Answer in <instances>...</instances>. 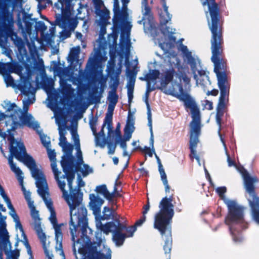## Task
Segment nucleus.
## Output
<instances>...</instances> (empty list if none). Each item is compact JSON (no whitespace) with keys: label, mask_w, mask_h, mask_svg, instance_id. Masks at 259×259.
<instances>
[{"label":"nucleus","mask_w":259,"mask_h":259,"mask_svg":"<svg viewBox=\"0 0 259 259\" xmlns=\"http://www.w3.org/2000/svg\"><path fill=\"white\" fill-rule=\"evenodd\" d=\"M83 194L80 189H74L70 194L65 195V199L69 206V230L73 242L72 250L75 259H104L106 255L98 250L102 240L92 242L88 234L92 230L88 225L87 210L81 205Z\"/></svg>","instance_id":"obj_1"},{"label":"nucleus","mask_w":259,"mask_h":259,"mask_svg":"<svg viewBox=\"0 0 259 259\" xmlns=\"http://www.w3.org/2000/svg\"><path fill=\"white\" fill-rule=\"evenodd\" d=\"M17 75L20 79L17 80V90L21 94L26 97L23 100V111L17 108V111L28 113L29 106L35 101L36 88L33 87V82L31 80V76L33 73V67L31 59L24 42L20 37H17Z\"/></svg>","instance_id":"obj_2"},{"label":"nucleus","mask_w":259,"mask_h":259,"mask_svg":"<svg viewBox=\"0 0 259 259\" xmlns=\"http://www.w3.org/2000/svg\"><path fill=\"white\" fill-rule=\"evenodd\" d=\"M179 92L172 94V95L184 103L186 109H190L191 113L192 121L190 126V140L189 149L190 154V158L193 161L195 158L199 160V156L197 155L196 148L199 142V137L201 134V116L199 108L195 100L190 94L185 91L181 83L177 84Z\"/></svg>","instance_id":"obj_3"},{"label":"nucleus","mask_w":259,"mask_h":259,"mask_svg":"<svg viewBox=\"0 0 259 259\" xmlns=\"http://www.w3.org/2000/svg\"><path fill=\"white\" fill-rule=\"evenodd\" d=\"M0 1L5 5L0 13V47L2 54L13 61V51L9 47L8 41L11 40L16 45V32L15 31L13 16L16 0Z\"/></svg>","instance_id":"obj_4"},{"label":"nucleus","mask_w":259,"mask_h":259,"mask_svg":"<svg viewBox=\"0 0 259 259\" xmlns=\"http://www.w3.org/2000/svg\"><path fill=\"white\" fill-rule=\"evenodd\" d=\"M6 112L0 113V121L5 120L7 128L6 138L9 142V154L8 163L11 170L16 174V166L14 163V158H16V141L15 138L16 129V105L10 101H5L3 104Z\"/></svg>","instance_id":"obj_5"},{"label":"nucleus","mask_w":259,"mask_h":259,"mask_svg":"<svg viewBox=\"0 0 259 259\" xmlns=\"http://www.w3.org/2000/svg\"><path fill=\"white\" fill-rule=\"evenodd\" d=\"M30 9V6L26 3L22 4L21 7L17 8V26L18 30L21 31L24 41V45H27L30 50L32 46H34V40L37 38V33L32 34V29L33 22L36 21V19L32 18V14L28 12ZM22 39L20 37L18 36ZM22 40V39H21ZM25 47V46H24ZM26 49V48L25 47Z\"/></svg>","instance_id":"obj_6"},{"label":"nucleus","mask_w":259,"mask_h":259,"mask_svg":"<svg viewBox=\"0 0 259 259\" xmlns=\"http://www.w3.org/2000/svg\"><path fill=\"white\" fill-rule=\"evenodd\" d=\"M172 200V193L168 198H163L159 203L160 210L155 217L154 227L159 231L162 236L167 231L170 233V224L174 215Z\"/></svg>","instance_id":"obj_7"},{"label":"nucleus","mask_w":259,"mask_h":259,"mask_svg":"<svg viewBox=\"0 0 259 259\" xmlns=\"http://www.w3.org/2000/svg\"><path fill=\"white\" fill-rule=\"evenodd\" d=\"M17 160L23 163L30 170L32 177L36 180L37 190L48 187L46 179L37 167L33 158L28 154L23 142L17 140Z\"/></svg>","instance_id":"obj_8"},{"label":"nucleus","mask_w":259,"mask_h":259,"mask_svg":"<svg viewBox=\"0 0 259 259\" xmlns=\"http://www.w3.org/2000/svg\"><path fill=\"white\" fill-rule=\"evenodd\" d=\"M238 169L243 179L245 190L251 197L248 202L252 217L255 222L259 223V197L257 196L254 185V183H258L259 180L256 176L251 177L242 166L239 167Z\"/></svg>","instance_id":"obj_9"},{"label":"nucleus","mask_w":259,"mask_h":259,"mask_svg":"<svg viewBox=\"0 0 259 259\" xmlns=\"http://www.w3.org/2000/svg\"><path fill=\"white\" fill-rule=\"evenodd\" d=\"M74 0H58L54 4V8L61 12L56 14L55 25L61 28H66L70 23L71 11L73 9L72 2Z\"/></svg>","instance_id":"obj_10"},{"label":"nucleus","mask_w":259,"mask_h":259,"mask_svg":"<svg viewBox=\"0 0 259 259\" xmlns=\"http://www.w3.org/2000/svg\"><path fill=\"white\" fill-rule=\"evenodd\" d=\"M228 213L226 217L225 223L230 226L232 223H242L244 220V207L237 205L233 200H229L227 203Z\"/></svg>","instance_id":"obj_11"},{"label":"nucleus","mask_w":259,"mask_h":259,"mask_svg":"<svg viewBox=\"0 0 259 259\" xmlns=\"http://www.w3.org/2000/svg\"><path fill=\"white\" fill-rule=\"evenodd\" d=\"M50 212L51 213L50 220L55 229V240L56 242V249L60 250L61 252L60 254L65 257L62 246L63 233L62 232V227H66L67 224H58L55 210H51Z\"/></svg>","instance_id":"obj_12"},{"label":"nucleus","mask_w":259,"mask_h":259,"mask_svg":"<svg viewBox=\"0 0 259 259\" xmlns=\"http://www.w3.org/2000/svg\"><path fill=\"white\" fill-rule=\"evenodd\" d=\"M0 71L3 75L4 81L7 87H12L16 90V84L14 79L10 74L11 73H16V63H1L0 62Z\"/></svg>","instance_id":"obj_13"},{"label":"nucleus","mask_w":259,"mask_h":259,"mask_svg":"<svg viewBox=\"0 0 259 259\" xmlns=\"http://www.w3.org/2000/svg\"><path fill=\"white\" fill-rule=\"evenodd\" d=\"M30 210V214L32 219L34 221V230L35 231L38 238L40 240L41 243L46 242V236L43 232L41 227L40 219L39 215V212L36 210L34 203L28 205Z\"/></svg>","instance_id":"obj_14"},{"label":"nucleus","mask_w":259,"mask_h":259,"mask_svg":"<svg viewBox=\"0 0 259 259\" xmlns=\"http://www.w3.org/2000/svg\"><path fill=\"white\" fill-rule=\"evenodd\" d=\"M92 3L95 8V12L96 15L100 17L99 24L101 26V32L104 33L106 31V26L108 23V20L110 18L109 11L105 7L103 2V5L100 6L98 10L97 9V7L94 3L93 2Z\"/></svg>","instance_id":"obj_15"},{"label":"nucleus","mask_w":259,"mask_h":259,"mask_svg":"<svg viewBox=\"0 0 259 259\" xmlns=\"http://www.w3.org/2000/svg\"><path fill=\"white\" fill-rule=\"evenodd\" d=\"M42 72H45L44 68L40 70V74L36 76V84L39 85L47 92L52 91L54 89V82L52 78L47 76L42 77Z\"/></svg>","instance_id":"obj_16"},{"label":"nucleus","mask_w":259,"mask_h":259,"mask_svg":"<svg viewBox=\"0 0 259 259\" xmlns=\"http://www.w3.org/2000/svg\"><path fill=\"white\" fill-rule=\"evenodd\" d=\"M61 147L64 154L62 157L61 162L75 164V158L72 155L73 145L69 143Z\"/></svg>","instance_id":"obj_17"},{"label":"nucleus","mask_w":259,"mask_h":259,"mask_svg":"<svg viewBox=\"0 0 259 259\" xmlns=\"http://www.w3.org/2000/svg\"><path fill=\"white\" fill-rule=\"evenodd\" d=\"M91 199L90 205L95 215L100 214L101 213V207L104 202V200L99 196H95L94 194L90 195Z\"/></svg>","instance_id":"obj_18"},{"label":"nucleus","mask_w":259,"mask_h":259,"mask_svg":"<svg viewBox=\"0 0 259 259\" xmlns=\"http://www.w3.org/2000/svg\"><path fill=\"white\" fill-rule=\"evenodd\" d=\"M202 5L208 7L209 15H221L219 5L215 0H200Z\"/></svg>","instance_id":"obj_19"},{"label":"nucleus","mask_w":259,"mask_h":259,"mask_svg":"<svg viewBox=\"0 0 259 259\" xmlns=\"http://www.w3.org/2000/svg\"><path fill=\"white\" fill-rule=\"evenodd\" d=\"M32 118V116L31 114L22 113L19 117V121H17V126L26 125L29 127L37 128L39 125L37 123L35 126H33V123L31 121Z\"/></svg>","instance_id":"obj_20"},{"label":"nucleus","mask_w":259,"mask_h":259,"mask_svg":"<svg viewBox=\"0 0 259 259\" xmlns=\"http://www.w3.org/2000/svg\"><path fill=\"white\" fill-rule=\"evenodd\" d=\"M37 192L42 198L49 211L55 210L53 201L50 198H49V193L48 191V187L37 190Z\"/></svg>","instance_id":"obj_21"},{"label":"nucleus","mask_w":259,"mask_h":259,"mask_svg":"<svg viewBox=\"0 0 259 259\" xmlns=\"http://www.w3.org/2000/svg\"><path fill=\"white\" fill-rule=\"evenodd\" d=\"M114 104H109L108 106V111L106 113V116L104 120V125H107V128L109 130V133L112 131V118L113 114V111L115 108Z\"/></svg>","instance_id":"obj_22"},{"label":"nucleus","mask_w":259,"mask_h":259,"mask_svg":"<svg viewBox=\"0 0 259 259\" xmlns=\"http://www.w3.org/2000/svg\"><path fill=\"white\" fill-rule=\"evenodd\" d=\"M61 165L63 171L65 173L62 177L63 179L66 178L67 179V177L69 175H72L74 172L78 170V166H76L75 164L61 162Z\"/></svg>","instance_id":"obj_23"},{"label":"nucleus","mask_w":259,"mask_h":259,"mask_svg":"<svg viewBox=\"0 0 259 259\" xmlns=\"http://www.w3.org/2000/svg\"><path fill=\"white\" fill-rule=\"evenodd\" d=\"M176 73V71L172 67L166 70L164 72L161 83L163 84L164 85H166L169 84L173 80L174 75Z\"/></svg>","instance_id":"obj_24"},{"label":"nucleus","mask_w":259,"mask_h":259,"mask_svg":"<svg viewBox=\"0 0 259 259\" xmlns=\"http://www.w3.org/2000/svg\"><path fill=\"white\" fill-rule=\"evenodd\" d=\"M0 194L3 198L4 201L6 202L8 207L11 210V212H10V214L12 215L14 222L16 223V214H14L15 213V210L14 207H13V205H12L11 201L10 199L8 198L6 194H5L4 189L2 187V186L0 185ZM16 226V224L15 225Z\"/></svg>","instance_id":"obj_25"},{"label":"nucleus","mask_w":259,"mask_h":259,"mask_svg":"<svg viewBox=\"0 0 259 259\" xmlns=\"http://www.w3.org/2000/svg\"><path fill=\"white\" fill-rule=\"evenodd\" d=\"M162 3V7L164 10V13L165 15L162 13L160 14L161 18V23L163 25H166V24L170 20L171 15L168 12V7L166 6V0H160Z\"/></svg>","instance_id":"obj_26"},{"label":"nucleus","mask_w":259,"mask_h":259,"mask_svg":"<svg viewBox=\"0 0 259 259\" xmlns=\"http://www.w3.org/2000/svg\"><path fill=\"white\" fill-rule=\"evenodd\" d=\"M96 191L98 194L103 195L105 198L109 200H111L114 197L113 193H110L107 190L106 185L105 184L98 186L96 188Z\"/></svg>","instance_id":"obj_27"},{"label":"nucleus","mask_w":259,"mask_h":259,"mask_svg":"<svg viewBox=\"0 0 259 259\" xmlns=\"http://www.w3.org/2000/svg\"><path fill=\"white\" fill-rule=\"evenodd\" d=\"M17 228H18L22 233V236L23 238V240L22 241L24 245L26 247L28 250V252L31 254V247L29 243L28 240L27 239V236L24 232V230L23 228V226L21 224V223L20 221L19 217L17 215Z\"/></svg>","instance_id":"obj_28"},{"label":"nucleus","mask_w":259,"mask_h":259,"mask_svg":"<svg viewBox=\"0 0 259 259\" xmlns=\"http://www.w3.org/2000/svg\"><path fill=\"white\" fill-rule=\"evenodd\" d=\"M181 51L185 54L189 64L193 68L196 66V62L194 58L192 56L191 52L188 51L187 47L186 46L182 45L181 46Z\"/></svg>","instance_id":"obj_29"},{"label":"nucleus","mask_w":259,"mask_h":259,"mask_svg":"<svg viewBox=\"0 0 259 259\" xmlns=\"http://www.w3.org/2000/svg\"><path fill=\"white\" fill-rule=\"evenodd\" d=\"M160 71L157 69H150L149 73L146 74L144 77H140L141 80H155L159 78Z\"/></svg>","instance_id":"obj_30"},{"label":"nucleus","mask_w":259,"mask_h":259,"mask_svg":"<svg viewBox=\"0 0 259 259\" xmlns=\"http://www.w3.org/2000/svg\"><path fill=\"white\" fill-rule=\"evenodd\" d=\"M79 51V47H73L71 48L68 57V62H70L71 63H72L74 61L77 60L78 58Z\"/></svg>","instance_id":"obj_31"},{"label":"nucleus","mask_w":259,"mask_h":259,"mask_svg":"<svg viewBox=\"0 0 259 259\" xmlns=\"http://www.w3.org/2000/svg\"><path fill=\"white\" fill-rule=\"evenodd\" d=\"M114 226L113 227V233H122L125 229L126 226L120 223L118 218L114 219Z\"/></svg>","instance_id":"obj_32"},{"label":"nucleus","mask_w":259,"mask_h":259,"mask_svg":"<svg viewBox=\"0 0 259 259\" xmlns=\"http://www.w3.org/2000/svg\"><path fill=\"white\" fill-rule=\"evenodd\" d=\"M155 156L156 157L157 162L158 164V170L161 176V179L163 182V184H166L168 182L167 180L166 175L164 169L163 168V166L161 163L160 159L155 154Z\"/></svg>","instance_id":"obj_33"},{"label":"nucleus","mask_w":259,"mask_h":259,"mask_svg":"<svg viewBox=\"0 0 259 259\" xmlns=\"http://www.w3.org/2000/svg\"><path fill=\"white\" fill-rule=\"evenodd\" d=\"M113 239L116 244L121 245L123 243L124 239L127 237L126 234L122 233H113Z\"/></svg>","instance_id":"obj_34"},{"label":"nucleus","mask_w":259,"mask_h":259,"mask_svg":"<svg viewBox=\"0 0 259 259\" xmlns=\"http://www.w3.org/2000/svg\"><path fill=\"white\" fill-rule=\"evenodd\" d=\"M101 56V54L100 51L96 50L93 57L90 58L88 64H89L92 67H95L99 62Z\"/></svg>","instance_id":"obj_35"},{"label":"nucleus","mask_w":259,"mask_h":259,"mask_svg":"<svg viewBox=\"0 0 259 259\" xmlns=\"http://www.w3.org/2000/svg\"><path fill=\"white\" fill-rule=\"evenodd\" d=\"M114 226V222H110L105 225L100 224V229L104 233L108 234L109 232H113V227Z\"/></svg>","instance_id":"obj_36"},{"label":"nucleus","mask_w":259,"mask_h":259,"mask_svg":"<svg viewBox=\"0 0 259 259\" xmlns=\"http://www.w3.org/2000/svg\"><path fill=\"white\" fill-rule=\"evenodd\" d=\"M71 133L73 139L74 144L76 146V148L78 149V152L80 154V157L81 158V151L80 148V143L79 136L77 133L76 129L72 128L71 130Z\"/></svg>","instance_id":"obj_37"},{"label":"nucleus","mask_w":259,"mask_h":259,"mask_svg":"<svg viewBox=\"0 0 259 259\" xmlns=\"http://www.w3.org/2000/svg\"><path fill=\"white\" fill-rule=\"evenodd\" d=\"M135 127L134 125L133 126L129 124H125L124 128V137H125L127 140H130L132 137V134L134 132Z\"/></svg>","instance_id":"obj_38"},{"label":"nucleus","mask_w":259,"mask_h":259,"mask_svg":"<svg viewBox=\"0 0 259 259\" xmlns=\"http://www.w3.org/2000/svg\"><path fill=\"white\" fill-rule=\"evenodd\" d=\"M114 210L113 209H110L108 207H104L103 211V215L101 217L102 220H109L111 219V215L113 216V213Z\"/></svg>","instance_id":"obj_39"},{"label":"nucleus","mask_w":259,"mask_h":259,"mask_svg":"<svg viewBox=\"0 0 259 259\" xmlns=\"http://www.w3.org/2000/svg\"><path fill=\"white\" fill-rule=\"evenodd\" d=\"M59 135H60L59 143V146L60 147H62V146L69 143L67 142V139L65 137V134H66V132L65 131V130L59 128Z\"/></svg>","instance_id":"obj_40"},{"label":"nucleus","mask_w":259,"mask_h":259,"mask_svg":"<svg viewBox=\"0 0 259 259\" xmlns=\"http://www.w3.org/2000/svg\"><path fill=\"white\" fill-rule=\"evenodd\" d=\"M47 29V26L45 25L43 21H38L36 22L35 25V30L37 32H40L41 33V36L42 37V34H43Z\"/></svg>","instance_id":"obj_41"},{"label":"nucleus","mask_w":259,"mask_h":259,"mask_svg":"<svg viewBox=\"0 0 259 259\" xmlns=\"http://www.w3.org/2000/svg\"><path fill=\"white\" fill-rule=\"evenodd\" d=\"M114 11V17L113 18V22L114 26L119 25L121 22L122 12L120 10H115Z\"/></svg>","instance_id":"obj_42"},{"label":"nucleus","mask_w":259,"mask_h":259,"mask_svg":"<svg viewBox=\"0 0 259 259\" xmlns=\"http://www.w3.org/2000/svg\"><path fill=\"white\" fill-rule=\"evenodd\" d=\"M107 99L109 101V104L116 105L118 102V96L116 92H109Z\"/></svg>","instance_id":"obj_43"},{"label":"nucleus","mask_w":259,"mask_h":259,"mask_svg":"<svg viewBox=\"0 0 259 259\" xmlns=\"http://www.w3.org/2000/svg\"><path fill=\"white\" fill-rule=\"evenodd\" d=\"M134 85L135 82L128 81L127 86V95L129 102H131L133 98Z\"/></svg>","instance_id":"obj_44"},{"label":"nucleus","mask_w":259,"mask_h":259,"mask_svg":"<svg viewBox=\"0 0 259 259\" xmlns=\"http://www.w3.org/2000/svg\"><path fill=\"white\" fill-rule=\"evenodd\" d=\"M94 135L95 136V141L96 145L100 146L102 148H103L106 142L105 137H101V136L97 135V134Z\"/></svg>","instance_id":"obj_45"},{"label":"nucleus","mask_w":259,"mask_h":259,"mask_svg":"<svg viewBox=\"0 0 259 259\" xmlns=\"http://www.w3.org/2000/svg\"><path fill=\"white\" fill-rule=\"evenodd\" d=\"M127 75L129 77V82H135L137 72L134 69H126Z\"/></svg>","instance_id":"obj_46"},{"label":"nucleus","mask_w":259,"mask_h":259,"mask_svg":"<svg viewBox=\"0 0 259 259\" xmlns=\"http://www.w3.org/2000/svg\"><path fill=\"white\" fill-rule=\"evenodd\" d=\"M98 121V117L92 116V119L90 120L89 124L90 127L94 135L97 134L96 125Z\"/></svg>","instance_id":"obj_47"},{"label":"nucleus","mask_w":259,"mask_h":259,"mask_svg":"<svg viewBox=\"0 0 259 259\" xmlns=\"http://www.w3.org/2000/svg\"><path fill=\"white\" fill-rule=\"evenodd\" d=\"M120 73V72H116V77L114 81L110 84V87L111 89V90L109 92H117V90L118 88V86L119 85V75Z\"/></svg>","instance_id":"obj_48"},{"label":"nucleus","mask_w":259,"mask_h":259,"mask_svg":"<svg viewBox=\"0 0 259 259\" xmlns=\"http://www.w3.org/2000/svg\"><path fill=\"white\" fill-rule=\"evenodd\" d=\"M55 179L58 183L60 189L62 192L63 195L65 196L67 194V192L65 189L66 186L65 182L64 181H61L59 179V176L57 178H55Z\"/></svg>","instance_id":"obj_49"},{"label":"nucleus","mask_w":259,"mask_h":259,"mask_svg":"<svg viewBox=\"0 0 259 259\" xmlns=\"http://www.w3.org/2000/svg\"><path fill=\"white\" fill-rule=\"evenodd\" d=\"M22 190L23 191V194L24 195L25 198L27 202L28 205L30 204L31 203H34L33 201L31 200V199L30 192L28 191H27L25 187H23L22 188Z\"/></svg>","instance_id":"obj_50"},{"label":"nucleus","mask_w":259,"mask_h":259,"mask_svg":"<svg viewBox=\"0 0 259 259\" xmlns=\"http://www.w3.org/2000/svg\"><path fill=\"white\" fill-rule=\"evenodd\" d=\"M178 77L180 80H183L186 84H189L190 82V78L185 72H180Z\"/></svg>","instance_id":"obj_51"},{"label":"nucleus","mask_w":259,"mask_h":259,"mask_svg":"<svg viewBox=\"0 0 259 259\" xmlns=\"http://www.w3.org/2000/svg\"><path fill=\"white\" fill-rule=\"evenodd\" d=\"M75 172H74L72 175H69L67 177L68 186L70 192L73 191L74 189L73 188L72 183L75 177Z\"/></svg>","instance_id":"obj_52"},{"label":"nucleus","mask_w":259,"mask_h":259,"mask_svg":"<svg viewBox=\"0 0 259 259\" xmlns=\"http://www.w3.org/2000/svg\"><path fill=\"white\" fill-rule=\"evenodd\" d=\"M135 149L144 151V152L148 154L150 157H152L153 153L155 152V151H153L152 148L151 149L150 147H148L147 146H145L143 149L140 146H138L136 147Z\"/></svg>","instance_id":"obj_53"},{"label":"nucleus","mask_w":259,"mask_h":259,"mask_svg":"<svg viewBox=\"0 0 259 259\" xmlns=\"http://www.w3.org/2000/svg\"><path fill=\"white\" fill-rule=\"evenodd\" d=\"M130 140H127L125 137H124V138H122L121 137L120 138H118L116 140V143H119L120 146L121 148L123 149V150H126V142L129 141Z\"/></svg>","instance_id":"obj_54"},{"label":"nucleus","mask_w":259,"mask_h":259,"mask_svg":"<svg viewBox=\"0 0 259 259\" xmlns=\"http://www.w3.org/2000/svg\"><path fill=\"white\" fill-rule=\"evenodd\" d=\"M107 144L108 148V154H114L116 148V144L110 140L107 142Z\"/></svg>","instance_id":"obj_55"},{"label":"nucleus","mask_w":259,"mask_h":259,"mask_svg":"<svg viewBox=\"0 0 259 259\" xmlns=\"http://www.w3.org/2000/svg\"><path fill=\"white\" fill-rule=\"evenodd\" d=\"M84 170L81 171L83 177L87 176L89 174L93 172V169L90 167V166L87 164L83 165Z\"/></svg>","instance_id":"obj_56"},{"label":"nucleus","mask_w":259,"mask_h":259,"mask_svg":"<svg viewBox=\"0 0 259 259\" xmlns=\"http://www.w3.org/2000/svg\"><path fill=\"white\" fill-rule=\"evenodd\" d=\"M113 127L112 128V131H111L110 133L108 132V136H110V134L111 133H112L113 134H115L116 136L118 138H120L121 137V132H120V123H118V124L116 125V128L115 131L112 130Z\"/></svg>","instance_id":"obj_57"},{"label":"nucleus","mask_w":259,"mask_h":259,"mask_svg":"<svg viewBox=\"0 0 259 259\" xmlns=\"http://www.w3.org/2000/svg\"><path fill=\"white\" fill-rule=\"evenodd\" d=\"M126 124L131 125L133 126L135 124V118L134 117L133 114L132 113L131 110H130L128 112L127 119L126 120Z\"/></svg>","instance_id":"obj_58"},{"label":"nucleus","mask_w":259,"mask_h":259,"mask_svg":"<svg viewBox=\"0 0 259 259\" xmlns=\"http://www.w3.org/2000/svg\"><path fill=\"white\" fill-rule=\"evenodd\" d=\"M147 117H148V125L149 127V130L151 133H153L152 130V114L151 110H147Z\"/></svg>","instance_id":"obj_59"},{"label":"nucleus","mask_w":259,"mask_h":259,"mask_svg":"<svg viewBox=\"0 0 259 259\" xmlns=\"http://www.w3.org/2000/svg\"><path fill=\"white\" fill-rule=\"evenodd\" d=\"M51 166L52 170L54 174L55 178H57V177L59 176V175L61 173V172L59 171L58 170V169L57 168V165L56 161H54L51 163Z\"/></svg>","instance_id":"obj_60"},{"label":"nucleus","mask_w":259,"mask_h":259,"mask_svg":"<svg viewBox=\"0 0 259 259\" xmlns=\"http://www.w3.org/2000/svg\"><path fill=\"white\" fill-rule=\"evenodd\" d=\"M125 230L128 234V235H126L127 237H132L134 233L136 231L137 228H136V226L134 225L128 227H126Z\"/></svg>","instance_id":"obj_61"},{"label":"nucleus","mask_w":259,"mask_h":259,"mask_svg":"<svg viewBox=\"0 0 259 259\" xmlns=\"http://www.w3.org/2000/svg\"><path fill=\"white\" fill-rule=\"evenodd\" d=\"M55 64L53 67V69L55 71H56L58 73H61V72H68V70L66 68H63L59 66V64H58L56 62H54Z\"/></svg>","instance_id":"obj_62"},{"label":"nucleus","mask_w":259,"mask_h":259,"mask_svg":"<svg viewBox=\"0 0 259 259\" xmlns=\"http://www.w3.org/2000/svg\"><path fill=\"white\" fill-rule=\"evenodd\" d=\"M163 249L164 250L165 253H169L171 251V244L169 242L168 239H167L165 241L164 245L163 246Z\"/></svg>","instance_id":"obj_63"},{"label":"nucleus","mask_w":259,"mask_h":259,"mask_svg":"<svg viewBox=\"0 0 259 259\" xmlns=\"http://www.w3.org/2000/svg\"><path fill=\"white\" fill-rule=\"evenodd\" d=\"M227 189L226 187H220L216 189V192L220 197H223Z\"/></svg>","instance_id":"obj_64"}]
</instances>
